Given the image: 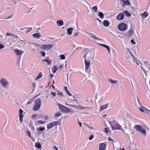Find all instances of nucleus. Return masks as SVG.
<instances>
[{
  "label": "nucleus",
  "instance_id": "nucleus-1",
  "mask_svg": "<svg viewBox=\"0 0 150 150\" xmlns=\"http://www.w3.org/2000/svg\"><path fill=\"white\" fill-rule=\"evenodd\" d=\"M41 105V101L39 98L36 99L34 102V105L33 110L34 111H36L40 108Z\"/></svg>",
  "mask_w": 150,
  "mask_h": 150
},
{
  "label": "nucleus",
  "instance_id": "nucleus-2",
  "mask_svg": "<svg viewBox=\"0 0 150 150\" xmlns=\"http://www.w3.org/2000/svg\"><path fill=\"white\" fill-rule=\"evenodd\" d=\"M111 127L112 130H124L122 129L121 126L119 125L115 121H113L111 125Z\"/></svg>",
  "mask_w": 150,
  "mask_h": 150
},
{
  "label": "nucleus",
  "instance_id": "nucleus-3",
  "mask_svg": "<svg viewBox=\"0 0 150 150\" xmlns=\"http://www.w3.org/2000/svg\"><path fill=\"white\" fill-rule=\"evenodd\" d=\"M129 52L132 57H130L129 59H128V61L131 64L136 63L138 65L139 64L137 62V59L133 56L131 52L129 51Z\"/></svg>",
  "mask_w": 150,
  "mask_h": 150
},
{
  "label": "nucleus",
  "instance_id": "nucleus-4",
  "mask_svg": "<svg viewBox=\"0 0 150 150\" xmlns=\"http://www.w3.org/2000/svg\"><path fill=\"white\" fill-rule=\"evenodd\" d=\"M58 104L59 109L62 111L67 113L70 112V110L68 108L59 103Z\"/></svg>",
  "mask_w": 150,
  "mask_h": 150
},
{
  "label": "nucleus",
  "instance_id": "nucleus-5",
  "mask_svg": "<svg viewBox=\"0 0 150 150\" xmlns=\"http://www.w3.org/2000/svg\"><path fill=\"white\" fill-rule=\"evenodd\" d=\"M134 127L137 130L139 131L144 135H146V130L145 129H142L141 126L139 125H136Z\"/></svg>",
  "mask_w": 150,
  "mask_h": 150
},
{
  "label": "nucleus",
  "instance_id": "nucleus-6",
  "mask_svg": "<svg viewBox=\"0 0 150 150\" xmlns=\"http://www.w3.org/2000/svg\"><path fill=\"white\" fill-rule=\"evenodd\" d=\"M127 28V26L125 23H122L120 24L118 26V29L121 31L126 30Z\"/></svg>",
  "mask_w": 150,
  "mask_h": 150
},
{
  "label": "nucleus",
  "instance_id": "nucleus-7",
  "mask_svg": "<svg viewBox=\"0 0 150 150\" xmlns=\"http://www.w3.org/2000/svg\"><path fill=\"white\" fill-rule=\"evenodd\" d=\"M59 121H54L49 123L47 125V128L48 129H50L55 125H59Z\"/></svg>",
  "mask_w": 150,
  "mask_h": 150
},
{
  "label": "nucleus",
  "instance_id": "nucleus-8",
  "mask_svg": "<svg viewBox=\"0 0 150 150\" xmlns=\"http://www.w3.org/2000/svg\"><path fill=\"white\" fill-rule=\"evenodd\" d=\"M0 82L2 86L3 87H5L8 84L7 80L4 78H2L1 79Z\"/></svg>",
  "mask_w": 150,
  "mask_h": 150
},
{
  "label": "nucleus",
  "instance_id": "nucleus-9",
  "mask_svg": "<svg viewBox=\"0 0 150 150\" xmlns=\"http://www.w3.org/2000/svg\"><path fill=\"white\" fill-rule=\"evenodd\" d=\"M84 62L85 65V70H87L90 65V61L89 59H88V60H87L86 59H85Z\"/></svg>",
  "mask_w": 150,
  "mask_h": 150
},
{
  "label": "nucleus",
  "instance_id": "nucleus-10",
  "mask_svg": "<svg viewBox=\"0 0 150 150\" xmlns=\"http://www.w3.org/2000/svg\"><path fill=\"white\" fill-rule=\"evenodd\" d=\"M23 111L21 109H20L19 110V120L21 121V123L23 121Z\"/></svg>",
  "mask_w": 150,
  "mask_h": 150
},
{
  "label": "nucleus",
  "instance_id": "nucleus-11",
  "mask_svg": "<svg viewBox=\"0 0 150 150\" xmlns=\"http://www.w3.org/2000/svg\"><path fill=\"white\" fill-rule=\"evenodd\" d=\"M106 148V145L104 143H101L100 144L99 150H105Z\"/></svg>",
  "mask_w": 150,
  "mask_h": 150
},
{
  "label": "nucleus",
  "instance_id": "nucleus-12",
  "mask_svg": "<svg viewBox=\"0 0 150 150\" xmlns=\"http://www.w3.org/2000/svg\"><path fill=\"white\" fill-rule=\"evenodd\" d=\"M42 47L44 50H50L52 47V44L43 45Z\"/></svg>",
  "mask_w": 150,
  "mask_h": 150
},
{
  "label": "nucleus",
  "instance_id": "nucleus-13",
  "mask_svg": "<svg viewBox=\"0 0 150 150\" xmlns=\"http://www.w3.org/2000/svg\"><path fill=\"white\" fill-rule=\"evenodd\" d=\"M124 15L122 13H120L117 16V19L118 20H122L124 19Z\"/></svg>",
  "mask_w": 150,
  "mask_h": 150
},
{
  "label": "nucleus",
  "instance_id": "nucleus-14",
  "mask_svg": "<svg viewBox=\"0 0 150 150\" xmlns=\"http://www.w3.org/2000/svg\"><path fill=\"white\" fill-rule=\"evenodd\" d=\"M15 52L16 54L17 55H21L22 54L23 52L22 50H19L18 49H16L15 50Z\"/></svg>",
  "mask_w": 150,
  "mask_h": 150
},
{
  "label": "nucleus",
  "instance_id": "nucleus-15",
  "mask_svg": "<svg viewBox=\"0 0 150 150\" xmlns=\"http://www.w3.org/2000/svg\"><path fill=\"white\" fill-rule=\"evenodd\" d=\"M147 109L143 106H141L139 108V110L141 111L144 112L145 113H146Z\"/></svg>",
  "mask_w": 150,
  "mask_h": 150
},
{
  "label": "nucleus",
  "instance_id": "nucleus-16",
  "mask_svg": "<svg viewBox=\"0 0 150 150\" xmlns=\"http://www.w3.org/2000/svg\"><path fill=\"white\" fill-rule=\"evenodd\" d=\"M108 104H106L105 105H103L101 106L100 108V111H102L104 109H105L107 108L108 106Z\"/></svg>",
  "mask_w": 150,
  "mask_h": 150
},
{
  "label": "nucleus",
  "instance_id": "nucleus-17",
  "mask_svg": "<svg viewBox=\"0 0 150 150\" xmlns=\"http://www.w3.org/2000/svg\"><path fill=\"white\" fill-rule=\"evenodd\" d=\"M33 37L36 38L37 39H39L41 37V35L39 33H36L33 35Z\"/></svg>",
  "mask_w": 150,
  "mask_h": 150
},
{
  "label": "nucleus",
  "instance_id": "nucleus-18",
  "mask_svg": "<svg viewBox=\"0 0 150 150\" xmlns=\"http://www.w3.org/2000/svg\"><path fill=\"white\" fill-rule=\"evenodd\" d=\"M57 23L58 25L62 26L63 24V21L62 20H59L57 21Z\"/></svg>",
  "mask_w": 150,
  "mask_h": 150
},
{
  "label": "nucleus",
  "instance_id": "nucleus-19",
  "mask_svg": "<svg viewBox=\"0 0 150 150\" xmlns=\"http://www.w3.org/2000/svg\"><path fill=\"white\" fill-rule=\"evenodd\" d=\"M110 24L109 22L107 20H104L103 21V25L104 26L106 27H107Z\"/></svg>",
  "mask_w": 150,
  "mask_h": 150
},
{
  "label": "nucleus",
  "instance_id": "nucleus-20",
  "mask_svg": "<svg viewBox=\"0 0 150 150\" xmlns=\"http://www.w3.org/2000/svg\"><path fill=\"white\" fill-rule=\"evenodd\" d=\"M73 28H68L67 30V33L69 35H71L72 33V31L73 30Z\"/></svg>",
  "mask_w": 150,
  "mask_h": 150
},
{
  "label": "nucleus",
  "instance_id": "nucleus-21",
  "mask_svg": "<svg viewBox=\"0 0 150 150\" xmlns=\"http://www.w3.org/2000/svg\"><path fill=\"white\" fill-rule=\"evenodd\" d=\"M29 29V30H25V33H27L28 32H29L30 30H32V28H21L20 29V30H24V29Z\"/></svg>",
  "mask_w": 150,
  "mask_h": 150
},
{
  "label": "nucleus",
  "instance_id": "nucleus-22",
  "mask_svg": "<svg viewBox=\"0 0 150 150\" xmlns=\"http://www.w3.org/2000/svg\"><path fill=\"white\" fill-rule=\"evenodd\" d=\"M42 61L44 62H47V63L48 64H50L51 63V60H49L46 59H43L42 60Z\"/></svg>",
  "mask_w": 150,
  "mask_h": 150
},
{
  "label": "nucleus",
  "instance_id": "nucleus-23",
  "mask_svg": "<svg viewBox=\"0 0 150 150\" xmlns=\"http://www.w3.org/2000/svg\"><path fill=\"white\" fill-rule=\"evenodd\" d=\"M108 81L109 82L112 83H117L118 81L117 80H114L111 79H109Z\"/></svg>",
  "mask_w": 150,
  "mask_h": 150
},
{
  "label": "nucleus",
  "instance_id": "nucleus-24",
  "mask_svg": "<svg viewBox=\"0 0 150 150\" xmlns=\"http://www.w3.org/2000/svg\"><path fill=\"white\" fill-rule=\"evenodd\" d=\"M123 13L127 17H129L131 15V14L128 11H124L123 12Z\"/></svg>",
  "mask_w": 150,
  "mask_h": 150
},
{
  "label": "nucleus",
  "instance_id": "nucleus-25",
  "mask_svg": "<svg viewBox=\"0 0 150 150\" xmlns=\"http://www.w3.org/2000/svg\"><path fill=\"white\" fill-rule=\"evenodd\" d=\"M124 3H122V6H123L124 5H130L129 1V0H126L124 1Z\"/></svg>",
  "mask_w": 150,
  "mask_h": 150
},
{
  "label": "nucleus",
  "instance_id": "nucleus-26",
  "mask_svg": "<svg viewBox=\"0 0 150 150\" xmlns=\"http://www.w3.org/2000/svg\"><path fill=\"white\" fill-rule=\"evenodd\" d=\"M42 74L41 72H40L39 74L37 76L36 78L35 79V80H37L40 78L41 77H42Z\"/></svg>",
  "mask_w": 150,
  "mask_h": 150
},
{
  "label": "nucleus",
  "instance_id": "nucleus-27",
  "mask_svg": "<svg viewBox=\"0 0 150 150\" xmlns=\"http://www.w3.org/2000/svg\"><path fill=\"white\" fill-rule=\"evenodd\" d=\"M98 15L101 19H102L104 17V15L102 12H99L98 13Z\"/></svg>",
  "mask_w": 150,
  "mask_h": 150
},
{
  "label": "nucleus",
  "instance_id": "nucleus-28",
  "mask_svg": "<svg viewBox=\"0 0 150 150\" xmlns=\"http://www.w3.org/2000/svg\"><path fill=\"white\" fill-rule=\"evenodd\" d=\"M35 147L38 148V149L40 148L41 147V144L38 143H35Z\"/></svg>",
  "mask_w": 150,
  "mask_h": 150
},
{
  "label": "nucleus",
  "instance_id": "nucleus-29",
  "mask_svg": "<svg viewBox=\"0 0 150 150\" xmlns=\"http://www.w3.org/2000/svg\"><path fill=\"white\" fill-rule=\"evenodd\" d=\"M45 129V127H38L37 128V131H42Z\"/></svg>",
  "mask_w": 150,
  "mask_h": 150
},
{
  "label": "nucleus",
  "instance_id": "nucleus-30",
  "mask_svg": "<svg viewBox=\"0 0 150 150\" xmlns=\"http://www.w3.org/2000/svg\"><path fill=\"white\" fill-rule=\"evenodd\" d=\"M88 108L87 107H83L81 105L78 106V109H79L80 110H82L85 109H87Z\"/></svg>",
  "mask_w": 150,
  "mask_h": 150
},
{
  "label": "nucleus",
  "instance_id": "nucleus-31",
  "mask_svg": "<svg viewBox=\"0 0 150 150\" xmlns=\"http://www.w3.org/2000/svg\"><path fill=\"white\" fill-rule=\"evenodd\" d=\"M142 15L143 16L146 17L148 16L149 14L148 13H147L146 12H145L143 13L142 14Z\"/></svg>",
  "mask_w": 150,
  "mask_h": 150
},
{
  "label": "nucleus",
  "instance_id": "nucleus-32",
  "mask_svg": "<svg viewBox=\"0 0 150 150\" xmlns=\"http://www.w3.org/2000/svg\"><path fill=\"white\" fill-rule=\"evenodd\" d=\"M90 36L92 38H94L95 40H98V38L97 37H96V35L93 34H91Z\"/></svg>",
  "mask_w": 150,
  "mask_h": 150
},
{
  "label": "nucleus",
  "instance_id": "nucleus-33",
  "mask_svg": "<svg viewBox=\"0 0 150 150\" xmlns=\"http://www.w3.org/2000/svg\"><path fill=\"white\" fill-rule=\"evenodd\" d=\"M57 69H58L57 67L56 66H54V69L52 71L53 73H55L56 71L57 70Z\"/></svg>",
  "mask_w": 150,
  "mask_h": 150
},
{
  "label": "nucleus",
  "instance_id": "nucleus-34",
  "mask_svg": "<svg viewBox=\"0 0 150 150\" xmlns=\"http://www.w3.org/2000/svg\"><path fill=\"white\" fill-rule=\"evenodd\" d=\"M40 53L43 57H44L45 55V52L43 51H40Z\"/></svg>",
  "mask_w": 150,
  "mask_h": 150
},
{
  "label": "nucleus",
  "instance_id": "nucleus-35",
  "mask_svg": "<svg viewBox=\"0 0 150 150\" xmlns=\"http://www.w3.org/2000/svg\"><path fill=\"white\" fill-rule=\"evenodd\" d=\"M105 47L107 49V50L108 51V52L109 53H110V47L109 46L106 45L105 46Z\"/></svg>",
  "mask_w": 150,
  "mask_h": 150
},
{
  "label": "nucleus",
  "instance_id": "nucleus-36",
  "mask_svg": "<svg viewBox=\"0 0 150 150\" xmlns=\"http://www.w3.org/2000/svg\"><path fill=\"white\" fill-rule=\"evenodd\" d=\"M60 59H65V57L64 55H60L59 56Z\"/></svg>",
  "mask_w": 150,
  "mask_h": 150
},
{
  "label": "nucleus",
  "instance_id": "nucleus-37",
  "mask_svg": "<svg viewBox=\"0 0 150 150\" xmlns=\"http://www.w3.org/2000/svg\"><path fill=\"white\" fill-rule=\"evenodd\" d=\"M61 113L60 112H57L55 114V116L56 117H58L61 115Z\"/></svg>",
  "mask_w": 150,
  "mask_h": 150
},
{
  "label": "nucleus",
  "instance_id": "nucleus-38",
  "mask_svg": "<svg viewBox=\"0 0 150 150\" xmlns=\"http://www.w3.org/2000/svg\"><path fill=\"white\" fill-rule=\"evenodd\" d=\"M105 132L107 133H108L109 132V129L108 128H105L104 129Z\"/></svg>",
  "mask_w": 150,
  "mask_h": 150
},
{
  "label": "nucleus",
  "instance_id": "nucleus-39",
  "mask_svg": "<svg viewBox=\"0 0 150 150\" xmlns=\"http://www.w3.org/2000/svg\"><path fill=\"white\" fill-rule=\"evenodd\" d=\"M93 9L96 12L97 10V7L96 6H94L93 7Z\"/></svg>",
  "mask_w": 150,
  "mask_h": 150
},
{
  "label": "nucleus",
  "instance_id": "nucleus-40",
  "mask_svg": "<svg viewBox=\"0 0 150 150\" xmlns=\"http://www.w3.org/2000/svg\"><path fill=\"white\" fill-rule=\"evenodd\" d=\"M38 122L39 123H40L41 124H43V123H44L45 122L43 121L42 120H40L38 121Z\"/></svg>",
  "mask_w": 150,
  "mask_h": 150
},
{
  "label": "nucleus",
  "instance_id": "nucleus-41",
  "mask_svg": "<svg viewBox=\"0 0 150 150\" xmlns=\"http://www.w3.org/2000/svg\"><path fill=\"white\" fill-rule=\"evenodd\" d=\"M51 94L54 97H55L56 95V93L53 92H51Z\"/></svg>",
  "mask_w": 150,
  "mask_h": 150
},
{
  "label": "nucleus",
  "instance_id": "nucleus-42",
  "mask_svg": "<svg viewBox=\"0 0 150 150\" xmlns=\"http://www.w3.org/2000/svg\"><path fill=\"white\" fill-rule=\"evenodd\" d=\"M93 137H93V134L91 135L90 136V137H89V139L90 140H92L93 139Z\"/></svg>",
  "mask_w": 150,
  "mask_h": 150
},
{
  "label": "nucleus",
  "instance_id": "nucleus-43",
  "mask_svg": "<svg viewBox=\"0 0 150 150\" xmlns=\"http://www.w3.org/2000/svg\"><path fill=\"white\" fill-rule=\"evenodd\" d=\"M57 94L58 95L63 96V93L61 92H58Z\"/></svg>",
  "mask_w": 150,
  "mask_h": 150
},
{
  "label": "nucleus",
  "instance_id": "nucleus-44",
  "mask_svg": "<svg viewBox=\"0 0 150 150\" xmlns=\"http://www.w3.org/2000/svg\"><path fill=\"white\" fill-rule=\"evenodd\" d=\"M12 34L10 33H7L6 35L8 36H12Z\"/></svg>",
  "mask_w": 150,
  "mask_h": 150
},
{
  "label": "nucleus",
  "instance_id": "nucleus-45",
  "mask_svg": "<svg viewBox=\"0 0 150 150\" xmlns=\"http://www.w3.org/2000/svg\"><path fill=\"white\" fill-rule=\"evenodd\" d=\"M12 37L15 38H18V36L13 34H12Z\"/></svg>",
  "mask_w": 150,
  "mask_h": 150
},
{
  "label": "nucleus",
  "instance_id": "nucleus-46",
  "mask_svg": "<svg viewBox=\"0 0 150 150\" xmlns=\"http://www.w3.org/2000/svg\"><path fill=\"white\" fill-rule=\"evenodd\" d=\"M71 106L74 108H78V106H77L76 105H71Z\"/></svg>",
  "mask_w": 150,
  "mask_h": 150
},
{
  "label": "nucleus",
  "instance_id": "nucleus-47",
  "mask_svg": "<svg viewBox=\"0 0 150 150\" xmlns=\"http://www.w3.org/2000/svg\"><path fill=\"white\" fill-rule=\"evenodd\" d=\"M133 32L132 30H129L128 33H129L130 35H131L132 34Z\"/></svg>",
  "mask_w": 150,
  "mask_h": 150
},
{
  "label": "nucleus",
  "instance_id": "nucleus-48",
  "mask_svg": "<svg viewBox=\"0 0 150 150\" xmlns=\"http://www.w3.org/2000/svg\"><path fill=\"white\" fill-rule=\"evenodd\" d=\"M4 48V46L1 44H0V49H3Z\"/></svg>",
  "mask_w": 150,
  "mask_h": 150
},
{
  "label": "nucleus",
  "instance_id": "nucleus-49",
  "mask_svg": "<svg viewBox=\"0 0 150 150\" xmlns=\"http://www.w3.org/2000/svg\"><path fill=\"white\" fill-rule=\"evenodd\" d=\"M146 113H147L148 115L150 114V111L148 109H147L146 110Z\"/></svg>",
  "mask_w": 150,
  "mask_h": 150
},
{
  "label": "nucleus",
  "instance_id": "nucleus-50",
  "mask_svg": "<svg viewBox=\"0 0 150 150\" xmlns=\"http://www.w3.org/2000/svg\"><path fill=\"white\" fill-rule=\"evenodd\" d=\"M131 42L133 44H135L136 43L134 40H131Z\"/></svg>",
  "mask_w": 150,
  "mask_h": 150
},
{
  "label": "nucleus",
  "instance_id": "nucleus-51",
  "mask_svg": "<svg viewBox=\"0 0 150 150\" xmlns=\"http://www.w3.org/2000/svg\"><path fill=\"white\" fill-rule=\"evenodd\" d=\"M27 134L29 137H30V132L29 131H28L27 132Z\"/></svg>",
  "mask_w": 150,
  "mask_h": 150
},
{
  "label": "nucleus",
  "instance_id": "nucleus-52",
  "mask_svg": "<svg viewBox=\"0 0 150 150\" xmlns=\"http://www.w3.org/2000/svg\"><path fill=\"white\" fill-rule=\"evenodd\" d=\"M67 93L70 96H71V94L68 91L67 92Z\"/></svg>",
  "mask_w": 150,
  "mask_h": 150
},
{
  "label": "nucleus",
  "instance_id": "nucleus-53",
  "mask_svg": "<svg viewBox=\"0 0 150 150\" xmlns=\"http://www.w3.org/2000/svg\"><path fill=\"white\" fill-rule=\"evenodd\" d=\"M64 89L66 91V92H67L68 91L67 88V87H66V86L64 87Z\"/></svg>",
  "mask_w": 150,
  "mask_h": 150
},
{
  "label": "nucleus",
  "instance_id": "nucleus-54",
  "mask_svg": "<svg viewBox=\"0 0 150 150\" xmlns=\"http://www.w3.org/2000/svg\"><path fill=\"white\" fill-rule=\"evenodd\" d=\"M50 77L51 78H52L54 76V75L52 74H50Z\"/></svg>",
  "mask_w": 150,
  "mask_h": 150
},
{
  "label": "nucleus",
  "instance_id": "nucleus-55",
  "mask_svg": "<svg viewBox=\"0 0 150 150\" xmlns=\"http://www.w3.org/2000/svg\"><path fill=\"white\" fill-rule=\"evenodd\" d=\"M53 148L54 149H55V150H58V149H57V148L55 146H54Z\"/></svg>",
  "mask_w": 150,
  "mask_h": 150
},
{
  "label": "nucleus",
  "instance_id": "nucleus-56",
  "mask_svg": "<svg viewBox=\"0 0 150 150\" xmlns=\"http://www.w3.org/2000/svg\"><path fill=\"white\" fill-rule=\"evenodd\" d=\"M100 45L105 47V46L106 45L104 44H100Z\"/></svg>",
  "mask_w": 150,
  "mask_h": 150
},
{
  "label": "nucleus",
  "instance_id": "nucleus-57",
  "mask_svg": "<svg viewBox=\"0 0 150 150\" xmlns=\"http://www.w3.org/2000/svg\"><path fill=\"white\" fill-rule=\"evenodd\" d=\"M31 101L29 100L27 103V104H29L31 103Z\"/></svg>",
  "mask_w": 150,
  "mask_h": 150
},
{
  "label": "nucleus",
  "instance_id": "nucleus-58",
  "mask_svg": "<svg viewBox=\"0 0 150 150\" xmlns=\"http://www.w3.org/2000/svg\"><path fill=\"white\" fill-rule=\"evenodd\" d=\"M87 127H89V128H91V129H94V128L93 127H90L88 125H87Z\"/></svg>",
  "mask_w": 150,
  "mask_h": 150
},
{
  "label": "nucleus",
  "instance_id": "nucleus-59",
  "mask_svg": "<svg viewBox=\"0 0 150 150\" xmlns=\"http://www.w3.org/2000/svg\"><path fill=\"white\" fill-rule=\"evenodd\" d=\"M48 116H47V115H46V116H45V119L46 120H48Z\"/></svg>",
  "mask_w": 150,
  "mask_h": 150
},
{
  "label": "nucleus",
  "instance_id": "nucleus-60",
  "mask_svg": "<svg viewBox=\"0 0 150 150\" xmlns=\"http://www.w3.org/2000/svg\"><path fill=\"white\" fill-rule=\"evenodd\" d=\"M35 115H33L32 116V118L33 119L35 118Z\"/></svg>",
  "mask_w": 150,
  "mask_h": 150
},
{
  "label": "nucleus",
  "instance_id": "nucleus-61",
  "mask_svg": "<svg viewBox=\"0 0 150 150\" xmlns=\"http://www.w3.org/2000/svg\"><path fill=\"white\" fill-rule=\"evenodd\" d=\"M39 94L35 96H34L33 98L35 99V98H36L38 96H39Z\"/></svg>",
  "mask_w": 150,
  "mask_h": 150
},
{
  "label": "nucleus",
  "instance_id": "nucleus-62",
  "mask_svg": "<svg viewBox=\"0 0 150 150\" xmlns=\"http://www.w3.org/2000/svg\"><path fill=\"white\" fill-rule=\"evenodd\" d=\"M108 140L109 141H112V139L111 138H108Z\"/></svg>",
  "mask_w": 150,
  "mask_h": 150
},
{
  "label": "nucleus",
  "instance_id": "nucleus-63",
  "mask_svg": "<svg viewBox=\"0 0 150 150\" xmlns=\"http://www.w3.org/2000/svg\"><path fill=\"white\" fill-rule=\"evenodd\" d=\"M78 34V33H76L75 34V35H74V36H76Z\"/></svg>",
  "mask_w": 150,
  "mask_h": 150
},
{
  "label": "nucleus",
  "instance_id": "nucleus-64",
  "mask_svg": "<svg viewBox=\"0 0 150 150\" xmlns=\"http://www.w3.org/2000/svg\"><path fill=\"white\" fill-rule=\"evenodd\" d=\"M79 125H80V127H81V126H82V125H81V123H79Z\"/></svg>",
  "mask_w": 150,
  "mask_h": 150
}]
</instances>
